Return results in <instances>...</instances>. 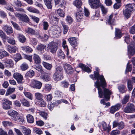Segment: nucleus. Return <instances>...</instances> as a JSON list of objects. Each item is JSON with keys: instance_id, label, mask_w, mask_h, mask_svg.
<instances>
[{"instance_id": "nucleus-1", "label": "nucleus", "mask_w": 135, "mask_h": 135, "mask_svg": "<svg viewBox=\"0 0 135 135\" xmlns=\"http://www.w3.org/2000/svg\"><path fill=\"white\" fill-rule=\"evenodd\" d=\"M94 78L97 81L95 82V85L98 89L99 97L102 98L103 97L107 101H109L110 98V95L112 94V91L105 88L107 84L104 78L102 75H99V72H94Z\"/></svg>"}, {"instance_id": "nucleus-45", "label": "nucleus", "mask_w": 135, "mask_h": 135, "mask_svg": "<svg viewBox=\"0 0 135 135\" xmlns=\"http://www.w3.org/2000/svg\"><path fill=\"white\" fill-rule=\"evenodd\" d=\"M18 112L12 109L9 110L8 112V114L11 117V118L13 117Z\"/></svg>"}, {"instance_id": "nucleus-30", "label": "nucleus", "mask_w": 135, "mask_h": 135, "mask_svg": "<svg viewBox=\"0 0 135 135\" xmlns=\"http://www.w3.org/2000/svg\"><path fill=\"white\" fill-rule=\"evenodd\" d=\"M26 32L29 35H33L36 34L35 30L32 28L28 27L26 31Z\"/></svg>"}, {"instance_id": "nucleus-11", "label": "nucleus", "mask_w": 135, "mask_h": 135, "mask_svg": "<svg viewBox=\"0 0 135 135\" xmlns=\"http://www.w3.org/2000/svg\"><path fill=\"white\" fill-rule=\"evenodd\" d=\"M113 127H116L118 126V128L119 129H123L125 126L124 123L122 121L120 122H117L115 121L113 122Z\"/></svg>"}, {"instance_id": "nucleus-58", "label": "nucleus", "mask_w": 135, "mask_h": 135, "mask_svg": "<svg viewBox=\"0 0 135 135\" xmlns=\"http://www.w3.org/2000/svg\"><path fill=\"white\" fill-rule=\"evenodd\" d=\"M40 114L45 120L48 117V114L45 112L41 111L40 112Z\"/></svg>"}, {"instance_id": "nucleus-2", "label": "nucleus", "mask_w": 135, "mask_h": 135, "mask_svg": "<svg viewBox=\"0 0 135 135\" xmlns=\"http://www.w3.org/2000/svg\"><path fill=\"white\" fill-rule=\"evenodd\" d=\"M54 80L56 81L62 80L63 76V68L60 66H57L56 68V71L53 75Z\"/></svg>"}, {"instance_id": "nucleus-31", "label": "nucleus", "mask_w": 135, "mask_h": 135, "mask_svg": "<svg viewBox=\"0 0 135 135\" xmlns=\"http://www.w3.org/2000/svg\"><path fill=\"white\" fill-rule=\"evenodd\" d=\"M27 9L30 12L38 14L40 13L38 10L32 7H27Z\"/></svg>"}, {"instance_id": "nucleus-28", "label": "nucleus", "mask_w": 135, "mask_h": 135, "mask_svg": "<svg viewBox=\"0 0 135 135\" xmlns=\"http://www.w3.org/2000/svg\"><path fill=\"white\" fill-rule=\"evenodd\" d=\"M73 4L77 8H79L80 9H82L80 8L82 4L81 0H76L74 1Z\"/></svg>"}, {"instance_id": "nucleus-27", "label": "nucleus", "mask_w": 135, "mask_h": 135, "mask_svg": "<svg viewBox=\"0 0 135 135\" xmlns=\"http://www.w3.org/2000/svg\"><path fill=\"white\" fill-rule=\"evenodd\" d=\"M30 19L27 16L26 14H22V16L20 21L23 22H28Z\"/></svg>"}, {"instance_id": "nucleus-17", "label": "nucleus", "mask_w": 135, "mask_h": 135, "mask_svg": "<svg viewBox=\"0 0 135 135\" xmlns=\"http://www.w3.org/2000/svg\"><path fill=\"white\" fill-rule=\"evenodd\" d=\"M41 77V79L44 81H48L51 79V78L49 74L46 73H42Z\"/></svg>"}, {"instance_id": "nucleus-44", "label": "nucleus", "mask_w": 135, "mask_h": 135, "mask_svg": "<svg viewBox=\"0 0 135 135\" xmlns=\"http://www.w3.org/2000/svg\"><path fill=\"white\" fill-rule=\"evenodd\" d=\"M36 99L39 100H42L43 96L42 94L40 93H36L35 94Z\"/></svg>"}, {"instance_id": "nucleus-13", "label": "nucleus", "mask_w": 135, "mask_h": 135, "mask_svg": "<svg viewBox=\"0 0 135 135\" xmlns=\"http://www.w3.org/2000/svg\"><path fill=\"white\" fill-rule=\"evenodd\" d=\"M4 63L6 67L9 68H13L14 65L13 61L11 59L6 58L4 61Z\"/></svg>"}, {"instance_id": "nucleus-39", "label": "nucleus", "mask_w": 135, "mask_h": 135, "mask_svg": "<svg viewBox=\"0 0 135 135\" xmlns=\"http://www.w3.org/2000/svg\"><path fill=\"white\" fill-rule=\"evenodd\" d=\"M42 64L44 67L48 70H50L52 67V64H50L45 61H43Z\"/></svg>"}, {"instance_id": "nucleus-43", "label": "nucleus", "mask_w": 135, "mask_h": 135, "mask_svg": "<svg viewBox=\"0 0 135 135\" xmlns=\"http://www.w3.org/2000/svg\"><path fill=\"white\" fill-rule=\"evenodd\" d=\"M115 36L118 38H120L122 35L121 30L119 29L115 28Z\"/></svg>"}, {"instance_id": "nucleus-19", "label": "nucleus", "mask_w": 135, "mask_h": 135, "mask_svg": "<svg viewBox=\"0 0 135 135\" xmlns=\"http://www.w3.org/2000/svg\"><path fill=\"white\" fill-rule=\"evenodd\" d=\"M33 59L35 63L37 64H39L40 63L41 60L38 55L34 54L33 55Z\"/></svg>"}, {"instance_id": "nucleus-3", "label": "nucleus", "mask_w": 135, "mask_h": 135, "mask_svg": "<svg viewBox=\"0 0 135 135\" xmlns=\"http://www.w3.org/2000/svg\"><path fill=\"white\" fill-rule=\"evenodd\" d=\"M58 46V44L56 42L52 41L48 45L46 50L48 52H50L52 54L56 53Z\"/></svg>"}, {"instance_id": "nucleus-64", "label": "nucleus", "mask_w": 135, "mask_h": 135, "mask_svg": "<svg viewBox=\"0 0 135 135\" xmlns=\"http://www.w3.org/2000/svg\"><path fill=\"white\" fill-rule=\"evenodd\" d=\"M57 13L61 17H63L65 15V13L61 9H59L57 11Z\"/></svg>"}, {"instance_id": "nucleus-8", "label": "nucleus", "mask_w": 135, "mask_h": 135, "mask_svg": "<svg viewBox=\"0 0 135 135\" xmlns=\"http://www.w3.org/2000/svg\"><path fill=\"white\" fill-rule=\"evenodd\" d=\"M3 108L5 110H8L11 108L12 102L9 100L5 99L3 100Z\"/></svg>"}, {"instance_id": "nucleus-48", "label": "nucleus", "mask_w": 135, "mask_h": 135, "mask_svg": "<svg viewBox=\"0 0 135 135\" xmlns=\"http://www.w3.org/2000/svg\"><path fill=\"white\" fill-rule=\"evenodd\" d=\"M13 4L18 8L21 7L22 5L21 1L18 0H14Z\"/></svg>"}, {"instance_id": "nucleus-35", "label": "nucleus", "mask_w": 135, "mask_h": 135, "mask_svg": "<svg viewBox=\"0 0 135 135\" xmlns=\"http://www.w3.org/2000/svg\"><path fill=\"white\" fill-rule=\"evenodd\" d=\"M11 118L14 121L18 122H22L23 120L22 118L20 117L18 113L13 117Z\"/></svg>"}, {"instance_id": "nucleus-40", "label": "nucleus", "mask_w": 135, "mask_h": 135, "mask_svg": "<svg viewBox=\"0 0 135 135\" xmlns=\"http://www.w3.org/2000/svg\"><path fill=\"white\" fill-rule=\"evenodd\" d=\"M27 121L30 123H33L34 122V118L31 115L28 114L26 116Z\"/></svg>"}, {"instance_id": "nucleus-26", "label": "nucleus", "mask_w": 135, "mask_h": 135, "mask_svg": "<svg viewBox=\"0 0 135 135\" xmlns=\"http://www.w3.org/2000/svg\"><path fill=\"white\" fill-rule=\"evenodd\" d=\"M9 54L4 50H0V59L9 56Z\"/></svg>"}, {"instance_id": "nucleus-51", "label": "nucleus", "mask_w": 135, "mask_h": 135, "mask_svg": "<svg viewBox=\"0 0 135 135\" xmlns=\"http://www.w3.org/2000/svg\"><path fill=\"white\" fill-rule=\"evenodd\" d=\"M2 123L3 126L5 127H6L9 126H12L13 125V124L11 122L8 121H4Z\"/></svg>"}, {"instance_id": "nucleus-41", "label": "nucleus", "mask_w": 135, "mask_h": 135, "mask_svg": "<svg viewBox=\"0 0 135 135\" xmlns=\"http://www.w3.org/2000/svg\"><path fill=\"white\" fill-rule=\"evenodd\" d=\"M61 23L63 28V34H66L68 31L69 27L68 25H65V23L62 22H61Z\"/></svg>"}, {"instance_id": "nucleus-25", "label": "nucleus", "mask_w": 135, "mask_h": 135, "mask_svg": "<svg viewBox=\"0 0 135 135\" xmlns=\"http://www.w3.org/2000/svg\"><path fill=\"white\" fill-rule=\"evenodd\" d=\"M21 48L23 51L26 52L30 53L33 51L32 49L28 46H23Z\"/></svg>"}, {"instance_id": "nucleus-20", "label": "nucleus", "mask_w": 135, "mask_h": 135, "mask_svg": "<svg viewBox=\"0 0 135 135\" xmlns=\"http://www.w3.org/2000/svg\"><path fill=\"white\" fill-rule=\"evenodd\" d=\"M35 75V72L32 70H30L25 74V77L29 79L32 78Z\"/></svg>"}, {"instance_id": "nucleus-29", "label": "nucleus", "mask_w": 135, "mask_h": 135, "mask_svg": "<svg viewBox=\"0 0 135 135\" xmlns=\"http://www.w3.org/2000/svg\"><path fill=\"white\" fill-rule=\"evenodd\" d=\"M17 38L19 41L22 43H25L26 40L25 37L22 34H18Z\"/></svg>"}, {"instance_id": "nucleus-62", "label": "nucleus", "mask_w": 135, "mask_h": 135, "mask_svg": "<svg viewBox=\"0 0 135 135\" xmlns=\"http://www.w3.org/2000/svg\"><path fill=\"white\" fill-rule=\"evenodd\" d=\"M6 5L5 6V8L7 10L12 12H13L14 11V9H13L12 7L11 6L9 5L8 4H6Z\"/></svg>"}, {"instance_id": "nucleus-46", "label": "nucleus", "mask_w": 135, "mask_h": 135, "mask_svg": "<svg viewBox=\"0 0 135 135\" xmlns=\"http://www.w3.org/2000/svg\"><path fill=\"white\" fill-rule=\"evenodd\" d=\"M52 86L51 84H45V85L44 90L47 92H50L52 89Z\"/></svg>"}, {"instance_id": "nucleus-32", "label": "nucleus", "mask_w": 135, "mask_h": 135, "mask_svg": "<svg viewBox=\"0 0 135 135\" xmlns=\"http://www.w3.org/2000/svg\"><path fill=\"white\" fill-rule=\"evenodd\" d=\"M103 129L104 131H107L109 132L111 130L110 126H108L107 127V124L104 121H103L102 123Z\"/></svg>"}, {"instance_id": "nucleus-56", "label": "nucleus", "mask_w": 135, "mask_h": 135, "mask_svg": "<svg viewBox=\"0 0 135 135\" xmlns=\"http://www.w3.org/2000/svg\"><path fill=\"white\" fill-rule=\"evenodd\" d=\"M11 22L14 28L17 30H21V29L19 26L15 22L12 21H11Z\"/></svg>"}, {"instance_id": "nucleus-10", "label": "nucleus", "mask_w": 135, "mask_h": 135, "mask_svg": "<svg viewBox=\"0 0 135 135\" xmlns=\"http://www.w3.org/2000/svg\"><path fill=\"white\" fill-rule=\"evenodd\" d=\"M4 31L8 35H10L13 33V30L11 27L8 25H5L2 27Z\"/></svg>"}, {"instance_id": "nucleus-22", "label": "nucleus", "mask_w": 135, "mask_h": 135, "mask_svg": "<svg viewBox=\"0 0 135 135\" xmlns=\"http://www.w3.org/2000/svg\"><path fill=\"white\" fill-rule=\"evenodd\" d=\"M118 89L121 93H126L127 91V88L124 85H121L118 86Z\"/></svg>"}, {"instance_id": "nucleus-59", "label": "nucleus", "mask_w": 135, "mask_h": 135, "mask_svg": "<svg viewBox=\"0 0 135 135\" xmlns=\"http://www.w3.org/2000/svg\"><path fill=\"white\" fill-rule=\"evenodd\" d=\"M132 70V66L131 65L129 64V63H128L127 64L126 70L125 71V73L127 74L129 71H131Z\"/></svg>"}, {"instance_id": "nucleus-9", "label": "nucleus", "mask_w": 135, "mask_h": 135, "mask_svg": "<svg viewBox=\"0 0 135 135\" xmlns=\"http://www.w3.org/2000/svg\"><path fill=\"white\" fill-rule=\"evenodd\" d=\"M13 77L16 79L19 84H22L23 80V76L20 74L18 73H15L13 75Z\"/></svg>"}, {"instance_id": "nucleus-14", "label": "nucleus", "mask_w": 135, "mask_h": 135, "mask_svg": "<svg viewBox=\"0 0 135 135\" xmlns=\"http://www.w3.org/2000/svg\"><path fill=\"white\" fill-rule=\"evenodd\" d=\"M84 12L81 9H79L75 15L76 20L78 22H80L83 18Z\"/></svg>"}, {"instance_id": "nucleus-49", "label": "nucleus", "mask_w": 135, "mask_h": 135, "mask_svg": "<svg viewBox=\"0 0 135 135\" xmlns=\"http://www.w3.org/2000/svg\"><path fill=\"white\" fill-rule=\"evenodd\" d=\"M61 86L64 88H67L69 85L68 81L66 80H64L61 82Z\"/></svg>"}, {"instance_id": "nucleus-53", "label": "nucleus", "mask_w": 135, "mask_h": 135, "mask_svg": "<svg viewBox=\"0 0 135 135\" xmlns=\"http://www.w3.org/2000/svg\"><path fill=\"white\" fill-rule=\"evenodd\" d=\"M15 90V88H11L9 87L7 90L6 93V95H8L11 94L14 92Z\"/></svg>"}, {"instance_id": "nucleus-34", "label": "nucleus", "mask_w": 135, "mask_h": 135, "mask_svg": "<svg viewBox=\"0 0 135 135\" xmlns=\"http://www.w3.org/2000/svg\"><path fill=\"white\" fill-rule=\"evenodd\" d=\"M11 118L14 121L18 122H22L23 120L22 118L20 117L18 113L13 117Z\"/></svg>"}, {"instance_id": "nucleus-57", "label": "nucleus", "mask_w": 135, "mask_h": 135, "mask_svg": "<svg viewBox=\"0 0 135 135\" xmlns=\"http://www.w3.org/2000/svg\"><path fill=\"white\" fill-rule=\"evenodd\" d=\"M15 57H14V60L17 62L22 59L21 56L20 54L17 53L16 54Z\"/></svg>"}, {"instance_id": "nucleus-18", "label": "nucleus", "mask_w": 135, "mask_h": 135, "mask_svg": "<svg viewBox=\"0 0 135 135\" xmlns=\"http://www.w3.org/2000/svg\"><path fill=\"white\" fill-rule=\"evenodd\" d=\"M17 49V47L15 46H11L9 45H8L7 47V50L11 53H15Z\"/></svg>"}, {"instance_id": "nucleus-61", "label": "nucleus", "mask_w": 135, "mask_h": 135, "mask_svg": "<svg viewBox=\"0 0 135 135\" xmlns=\"http://www.w3.org/2000/svg\"><path fill=\"white\" fill-rule=\"evenodd\" d=\"M33 131L36 133L39 134H40L42 133V131L40 129L35 127L33 128Z\"/></svg>"}, {"instance_id": "nucleus-52", "label": "nucleus", "mask_w": 135, "mask_h": 135, "mask_svg": "<svg viewBox=\"0 0 135 135\" xmlns=\"http://www.w3.org/2000/svg\"><path fill=\"white\" fill-rule=\"evenodd\" d=\"M34 68L38 70L41 74L44 72L42 67L41 65H37L34 66Z\"/></svg>"}, {"instance_id": "nucleus-16", "label": "nucleus", "mask_w": 135, "mask_h": 135, "mask_svg": "<svg viewBox=\"0 0 135 135\" xmlns=\"http://www.w3.org/2000/svg\"><path fill=\"white\" fill-rule=\"evenodd\" d=\"M76 40V38L75 37H70L68 39V41L71 45L75 49L77 45Z\"/></svg>"}, {"instance_id": "nucleus-4", "label": "nucleus", "mask_w": 135, "mask_h": 135, "mask_svg": "<svg viewBox=\"0 0 135 135\" xmlns=\"http://www.w3.org/2000/svg\"><path fill=\"white\" fill-rule=\"evenodd\" d=\"M42 83L37 80L33 79L30 84L31 86L33 88L38 89H41Z\"/></svg>"}, {"instance_id": "nucleus-21", "label": "nucleus", "mask_w": 135, "mask_h": 135, "mask_svg": "<svg viewBox=\"0 0 135 135\" xmlns=\"http://www.w3.org/2000/svg\"><path fill=\"white\" fill-rule=\"evenodd\" d=\"M22 132L25 135H30L31 132V130L28 128H26L24 126L21 127Z\"/></svg>"}, {"instance_id": "nucleus-15", "label": "nucleus", "mask_w": 135, "mask_h": 135, "mask_svg": "<svg viewBox=\"0 0 135 135\" xmlns=\"http://www.w3.org/2000/svg\"><path fill=\"white\" fill-rule=\"evenodd\" d=\"M120 104H118L115 106H112L110 109V112L111 113L114 114L116 111L119 110L122 107Z\"/></svg>"}, {"instance_id": "nucleus-7", "label": "nucleus", "mask_w": 135, "mask_h": 135, "mask_svg": "<svg viewBox=\"0 0 135 135\" xmlns=\"http://www.w3.org/2000/svg\"><path fill=\"white\" fill-rule=\"evenodd\" d=\"M64 67L66 73L68 74L74 73V70L70 64H65L64 65Z\"/></svg>"}, {"instance_id": "nucleus-23", "label": "nucleus", "mask_w": 135, "mask_h": 135, "mask_svg": "<svg viewBox=\"0 0 135 135\" xmlns=\"http://www.w3.org/2000/svg\"><path fill=\"white\" fill-rule=\"evenodd\" d=\"M79 67L81 68L83 70L88 72H90L91 70L89 68L83 64H80L79 65Z\"/></svg>"}, {"instance_id": "nucleus-12", "label": "nucleus", "mask_w": 135, "mask_h": 135, "mask_svg": "<svg viewBox=\"0 0 135 135\" xmlns=\"http://www.w3.org/2000/svg\"><path fill=\"white\" fill-rule=\"evenodd\" d=\"M113 14H112L106 19L107 22L111 26L112 29L113 28L112 26L115 25V20L113 18Z\"/></svg>"}, {"instance_id": "nucleus-24", "label": "nucleus", "mask_w": 135, "mask_h": 135, "mask_svg": "<svg viewBox=\"0 0 135 135\" xmlns=\"http://www.w3.org/2000/svg\"><path fill=\"white\" fill-rule=\"evenodd\" d=\"M135 7V4L134 3H129L125 5V9L132 12Z\"/></svg>"}, {"instance_id": "nucleus-37", "label": "nucleus", "mask_w": 135, "mask_h": 135, "mask_svg": "<svg viewBox=\"0 0 135 135\" xmlns=\"http://www.w3.org/2000/svg\"><path fill=\"white\" fill-rule=\"evenodd\" d=\"M133 82L132 80L128 79L127 80V86L129 90L131 91L133 88Z\"/></svg>"}, {"instance_id": "nucleus-36", "label": "nucleus", "mask_w": 135, "mask_h": 135, "mask_svg": "<svg viewBox=\"0 0 135 135\" xmlns=\"http://www.w3.org/2000/svg\"><path fill=\"white\" fill-rule=\"evenodd\" d=\"M21 104L24 106L29 107L30 106V102L27 99L23 98L21 100Z\"/></svg>"}, {"instance_id": "nucleus-42", "label": "nucleus", "mask_w": 135, "mask_h": 135, "mask_svg": "<svg viewBox=\"0 0 135 135\" xmlns=\"http://www.w3.org/2000/svg\"><path fill=\"white\" fill-rule=\"evenodd\" d=\"M129 95H125L123 99L122 100V103L123 104H125L128 102L129 99Z\"/></svg>"}, {"instance_id": "nucleus-60", "label": "nucleus", "mask_w": 135, "mask_h": 135, "mask_svg": "<svg viewBox=\"0 0 135 135\" xmlns=\"http://www.w3.org/2000/svg\"><path fill=\"white\" fill-rule=\"evenodd\" d=\"M101 8V10L102 12V13L104 15H106L107 12V10L103 5L100 4L99 6Z\"/></svg>"}, {"instance_id": "nucleus-38", "label": "nucleus", "mask_w": 135, "mask_h": 135, "mask_svg": "<svg viewBox=\"0 0 135 135\" xmlns=\"http://www.w3.org/2000/svg\"><path fill=\"white\" fill-rule=\"evenodd\" d=\"M131 11L127 10L125 9L123 11V14L124 16L127 19L129 18L131 15Z\"/></svg>"}, {"instance_id": "nucleus-54", "label": "nucleus", "mask_w": 135, "mask_h": 135, "mask_svg": "<svg viewBox=\"0 0 135 135\" xmlns=\"http://www.w3.org/2000/svg\"><path fill=\"white\" fill-rule=\"evenodd\" d=\"M20 68L21 70L24 71L27 70L29 66L27 64L24 63L21 65Z\"/></svg>"}, {"instance_id": "nucleus-55", "label": "nucleus", "mask_w": 135, "mask_h": 135, "mask_svg": "<svg viewBox=\"0 0 135 135\" xmlns=\"http://www.w3.org/2000/svg\"><path fill=\"white\" fill-rule=\"evenodd\" d=\"M58 56L61 59H64L65 58V55L64 52L61 50H60L58 51Z\"/></svg>"}, {"instance_id": "nucleus-63", "label": "nucleus", "mask_w": 135, "mask_h": 135, "mask_svg": "<svg viewBox=\"0 0 135 135\" xmlns=\"http://www.w3.org/2000/svg\"><path fill=\"white\" fill-rule=\"evenodd\" d=\"M42 25L43 29L44 30H47L48 28L49 25L48 23L46 21H44L43 22Z\"/></svg>"}, {"instance_id": "nucleus-47", "label": "nucleus", "mask_w": 135, "mask_h": 135, "mask_svg": "<svg viewBox=\"0 0 135 135\" xmlns=\"http://www.w3.org/2000/svg\"><path fill=\"white\" fill-rule=\"evenodd\" d=\"M46 47V46H45L41 44L38 45L36 48L37 49L38 51H40L42 53V51H44V49Z\"/></svg>"}, {"instance_id": "nucleus-33", "label": "nucleus", "mask_w": 135, "mask_h": 135, "mask_svg": "<svg viewBox=\"0 0 135 135\" xmlns=\"http://www.w3.org/2000/svg\"><path fill=\"white\" fill-rule=\"evenodd\" d=\"M128 55H133L135 53V50L134 48L130 46H128Z\"/></svg>"}, {"instance_id": "nucleus-6", "label": "nucleus", "mask_w": 135, "mask_h": 135, "mask_svg": "<svg viewBox=\"0 0 135 135\" xmlns=\"http://www.w3.org/2000/svg\"><path fill=\"white\" fill-rule=\"evenodd\" d=\"M89 2L90 6L93 8H98L101 4L99 0H89Z\"/></svg>"}, {"instance_id": "nucleus-5", "label": "nucleus", "mask_w": 135, "mask_h": 135, "mask_svg": "<svg viewBox=\"0 0 135 135\" xmlns=\"http://www.w3.org/2000/svg\"><path fill=\"white\" fill-rule=\"evenodd\" d=\"M135 111L134 106L132 104H127L123 110V112L126 113H133Z\"/></svg>"}, {"instance_id": "nucleus-50", "label": "nucleus", "mask_w": 135, "mask_h": 135, "mask_svg": "<svg viewBox=\"0 0 135 135\" xmlns=\"http://www.w3.org/2000/svg\"><path fill=\"white\" fill-rule=\"evenodd\" d=\"M25 95L26 97L28 98L31 100L33 99V95L30 92H23Z\"/></svg>"}]
</instances>
